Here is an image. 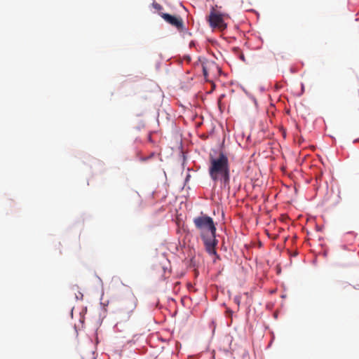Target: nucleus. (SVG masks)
Segmentation results:
<instances>
[{"instance_id":"4","label":"nucleus","mask_w":359,"mask_h":359,"mask_svg":"<svg viewBox=\"0 0 359 359\" xmlns=\"http://www.w3.org/2000/svg\"><path fill=\"white\" fill-rule=\"evenodd\" d=\"M159 15L166 22L175 27L178 31L181 32L184 29V21L181 17L165 13H161Z\"/></svg>"},{"instance_id":"8","label":"nucleus","mask_w":359,"mask_h":359,"mask_svg":"<svg viewBox=\"0 0 359 359\" xmlns=\"http://www.w3.org/2000/svg\"><path fill=\"white\" fill-rule=\"evenodd\" d=\"M241 58L243 60H245V59H244V55H241Z\"/></svg>"},{"instance_id":"9","label":"nucleus","mask_w":359,"mask_h":359,"mask_svg":"<svg viewBox=\"0 0 359 359\" xmlns=\"http://www.w3.org/2000/svg\"><path fill=\"white\" fill-rule=\"evenodd\" d=\"M280 271H281L280 270H278V274H279Z\"/></svg>"},{"instance_id":"5","label":"nucleus","mask_w":359,"mask_h":359,"mask_svg":"<svg viewBox=\"0 0 359 359\" xmlns=\"http://www.w3.org/2000/svg\"><path fill=\"white\" fill-rule=\"evenodd\" d=\"M210 69V66H206V65H203V76L205 77V79H206L207 81H209L208 79V76H209V69Z\"/></svg>"},{"instance_id":"2","label":"nucleus","mask_w":359,"mask_h":359,"mask_svg":"<svg viewBox=\"0 0 359 359\" xmlns=\"http://www.w3.org/2000/svg\"><path fill=\"white\" fill-rule=\"evenodd\" d=\"M208 169L210 178L216 182L219 180L224 187L229 186L230 170L228 157L220 152L217 158L210 156Z\"/></svg>"},{"instance_id":"1","label":"nucleus","mask_w":359,"mask_h":359,"mask_svg":"<svg viewBox=\"0 0 359 359\" xmlns=\"http://www.w3.org/2000/svg\"><path fill=\"white\" fill-rule=\"evenodd\" d=\"M194 224L201 234L207 251L210 254H215L217 241L215 238L216 227L212 218L203 215L195 217Z\"/></svg>"},{"instance_id":"7","label":"nucleus","mask_w":359,"mask_h":359,"mask_svg":"<svg viewBox=\"0 0 359 359\" xmlns=\"http://www.w3.org/2000/svg\"><path fill=\"white\" fill-rule=\"evenodd\" d=\"M154 7H155L156 8H157V9H160V8H161V5H159L158 4H156L154 5Z\"/></svg>"},{"instance_id":"3","label":"nucleus","mask_w":359,"mask_h":359,"mask_svg":"<svg viewBox=\"0 0 359 359\" xmlns=\"http://www.w3.org/2000/svg\"><path fill=\"white\" fill-rule=\"evenodd\" d=\"M208 22L210 27L212 28H217L220 30H224L226 28V25L224 22L223 15L216 12L214 8L209 15Z\"/></svg>"},{"instance_id":"6","label":"nucleus","mask_w":359,"mask_h":359,"mask_svg":"<svg viewBox=\"0 0 359 359\" xmlns=\"http://www.w3.org/2000/svg\"><path fill=\"white\" fill-rule=\"evenodd\" d=\"M234 301L239 306V304L241 303V297H239V296L236 297L234 298Z\"/></svg>"}]
</instances>
